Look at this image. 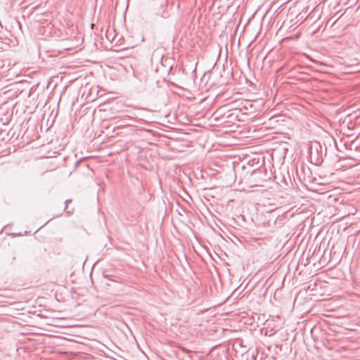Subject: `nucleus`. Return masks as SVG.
Returning <instances> with one entry per match:
<instances>
[{"label": "nucleus", "mask_w": 360, "mask_h": 360, "mask_svg": "<svg viewBox=\"0 0 360 360\" xmlns=\"http://www.w3.org/2000/svg\"><path fill=\"white\" fill-rule=\"evenodd\" d=\"M255 225L257 227H269L270 226V220L266 219V217L262 214L257 215V220L255 221Z\"/></svg>", "instance_id": "f257e3e1"}, {"label": "nucleus", "mask_w": 360, "mask_h": 360, "mask_svg": "<svg viewBox=\"0 0 360 360\" xmlns=\"http://www.w3.org/2000/svg\"><path fill=\"white\" fill-rule=\"evenodd\" d=\"M68 202H71V200H66L65 202L68 203Z\"/></svg>", "instance_id": "f03ea898"}]
</instances>
